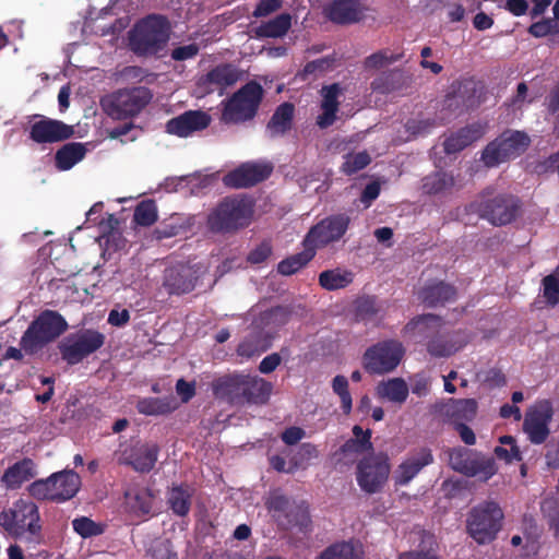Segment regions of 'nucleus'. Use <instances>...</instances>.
I'll return each instance as SVG.
<instances>
[{"label":"nucleus","instance_id":"12","mask_svg":"<svg viewBox=\"0 0 559 559\" xmlns=\"http://www.w3.org/2000/svg\"><path fill=\"white\" fill-rule=\"evenodd\" d=\"M530 145V138L521 131H508L489 143L483 152V160L493 167L523 153Z\"/></svg>","mask_w":559,"mask_h":559},{"label":"nucleus","instance_id":"1","mask_svg":"<svg viewBox=\"0 0 559 559\" xmlns=\"http://www.w3.org/2000/svg\"><path fill=\"white\" fill-rule=\"evenodd\" d=\"M37 506L28 500L19 499L0 512V526L12 537L38 544L41 539Z\"/></svg>","mask_w":559,"mask_h":559},{"label":"nucleus","instance_id":"45","mask_svg":"<svg viewBox=\"0 0 559 559\" xmlns=\"http://www.w3.org/2000/svg\"><path fill=\"white\" fill-rule=\"evenodd\" d=\"M127 503L136 514H148L153 506V495L146 488L126 491Z\"/></svg>","mask_w":559,"mask_h":559},{"label":"nucleus","instance_id":"50","mask_svg":"<svg viewBox=\"0 0 559 559\" xmlns=\"http://www.w3.org/2000/svg\"><path fill=\"white\" fill-rule=\"evenodd\" d=\"M73 530L83 538L100 535L103 526L90 518L81 516L72 521Z\"/></svg>","mask_w":559,"mask_h":559},{"label":"nucleus","instance_id":"22","mask_svg":"<svg viewBox=\"0 0 559 559\" xmlns=\"http://www.w3.org/2000/svg\"><path fill=\"white\" fill-rule=\"evenodd\" d=\"M211 116L201 110H188L166 123V131L170 134L186 138L194 132L206 129L211 123Z\"/></svg>","mask_w":559,"mask_h":559},{"label":"nucleus","instance_id":"47","mask_svg":"<svg viewBox=\"0 0 559 559\" xmlns=\"http://www.w3.org/2000/svg\"><path fill=\"white\" fill-rule=\"evenodd\" d=\"M320 559H360L358 551L350 543H337L326 548Z\"/></svg>","mask_w":559,"mask_h":559},{"label":"nucleus","instance_id":"16","mask_svg":"<svg viewBox=\"0 0 559 559\" xmlns=\"http://www.w3.org/2000/svg\"><path fill=\"white\" fill-rule=\"evenodd\" d=\"M29 121L28 136L37 144H52L70 139L74 127L61 120L34 115Z\"/></svg>","mask_w":559,"mask_h":559},{"label":"nucleus","instance_id":"44","mask_svg":"<svg viewBox=\"0 0 559 559\" xmlns=\"http://www.w3.org/2000/svg\"><path fill=\"white\" fill-rule=\"evenodd\" d=\"M454 183L452 175L437 171L424 178L423 190L428 194H440L451 190Z\"/></svg>","mask_w":559,"mask_h":559},{"label":"nucleus","instance_id":"7","mask_svg":"<svg viewBox=\"0 0 559 559\" xmlns=\"http://www.w3.org/2000/svg\"><path fill=\"white\" fill-rule=\"evenodd\" d=\"M263 97V90L257 82H249L230 98L223 102L222 121L241 123L254 118Z\"/></svg>","mask_w":559,"mask_h":559},{"label":"nucleus","instance_id":"30","mask_svg":"<svg viewBox=\"0 0 559 559\" xmlns=\"http://www.w3.org/2000/svg\"><path fill=\"white\" fill-rule=\"evenodd\" d=\"M328 17L337 24H350L359 21L361 10L356 0H335L325 9Z\"/></svg>","mask_w":559,"mask_h":559},{"label":"nucleus","instance_id":"9","mask_svg":"<svg viewBox=\"0 0 559 559\" xmlns=\"http://www.w3.org/2000/svg\"><path fill=\"white\" fill-rule=\"evenodd\" d=\"M152 99L146 87L124 88L103 100L105 111L115 119H124L138 115Z\"/></svg>","mask_w":559,"mask_h":559},{"label":"nucleus","instance_id":"6","mask_svg":"<svg viewBox=\"0 0 559 559\" xmlns=\"http://www.w3.org/2000/svg\"><path fill=\"white\" fill-rule=\"evenodd\" d=\"M80 486V476L71 469H64L53 473L46 479L35 480L29 485L28 491L39 500L62 502L73 498Z\"/></svg>","mask_w":559,"mask_h":559},{"label":"nucleus","instance_id":"18","mask_svg":"<svg viewBox=\"0 0 559 559\" xmlns=\"http://www.w3.org/2000/svg\"><path fill=\"white\" fill-rule=\"evenodd\" d=\"M241 78V71L231 63H222L214 67L206 74L200 76L197 82L202 94L223 92L236 84Z\"/></svg>","mask_w":559,"mask_h":559},{"label":"nucleus","instance_id":"54","mask_svg":"<svg viewBox=\"0 0 559 559\" xmlns=\"http://www.w3.org/2000/svg\"><path fill=\"white\" fill-rule=\"evenodd\" d=\"M370 156L366 152H359L346 156L342 169L345 174L352 175L365 168L370 163Z\"/></svg>","mask_w":559,"mask_h":559},{"label":"nucleus","instance_id":"15","mask_svg":"<svg viewBox=\"0 0 559 559\" xmlns=\"http://www.w3.org/2000/svg\"><path fill=\"white\" fill-rule=\"evenodd\" d=\"M478 214L496 226H502L515 219L520 202L513 195H497L490 200L474 204Z\"/></svg>","mask_w":559,"mask_h":559},{"label":"nucleus","instance_id":"40","mask_svg":"<svg viewBox=\"0 0 559 559\" xmlns=\"http://www.w3.org/2000/svg\"><path fill=\"white\" fill-rule=\"evenodd\" d=\"M442 326V320L431 313L419 316L408 322L404 331L413 336L427 337L436 332H439Z\"/></svg>","mask_w":559,"mask_h":559},{"label":"nucleus","instance_id":"20","mask_svg":"<svg viewBox=\"0 0 559 559\" xmlns=\"http://www.w3.org/2000/svg\"><path fill=\"white\" fill-rule=\"evenodd\" d=\"M272 173L269 164L245 163L224 176L223 182L230 188H248L266 179Z\"/></svg>","mask_w":559,"mask_h":559},{"label":"nucleus","instance_id":"48","mask_svg":"<svg viewBox=\"0 0 559 559\" xmlns=\"http://www.w3.org/2000/svg\"><path fill=\"white\" fill-rule=\"evenodd\" d=\"M134 222L141 226H151L157 219V210L153 201L141 202L134 211Z\"/></svg>","mask_w":559,"mask_h":559},{"label":"nucleus","instance_id":"58","mask_svg":"<svg viewBox=\"0 0 559 559\" xmlns=\"http://www.w3.org/2000/svg\"><path fill=\"white\" fill-rule=\"evenodd\" d=\"M198 53L199 46L197 44H189L173 49L171 58L176 61H185L194 58Z\"/></svg>","mask_w":559,"mask_h":559},{"label":"nucleus","instance_id":"11","mask_svg":"<svg viewBox=\"0 0 559 559\" xmlns=\"http://www.w3.org/2000/svg\"><path fill=\"white\" fill-rule=\"evenodd\" d=\"M104 343V334L86 329L68 335L59 343L58 347L63 360L69 365H76L98 350Z\"/></svg>","mask_w":559,"mask_h":559},{"label":"nucleus","instance_id":"46","mask_svg":"<svg viewBox=\"0 0 559 559\" xmlns=\"http://www.w3.org/2000/svg\"><path fill=\"white\" fill-rule=\"evenodd\" d=\"M270 347V340L252 334L245 338L237 347V354L245 358H251L265 352Z\"/></svg>","mask_w":559,"mask_h":559},{"label":"nucleus","instance_id":"43","mask_svg":"<svg viewBox=\"0 0 559 559\" xmlns=\"http://www.w3.org/2000/svg\"><path fill=\"white\" fill-rule=\"evenodd\" d=\"M353 280V272L341 269L326 270L319 275V284L326 290L345 288Z\"/></svg>","mask_w":559,"mask_h":559},{"label":"nucleus","instance_id":"10","mask_svg":"<svg viewBox=\"0 0 559 559\" xmlns=\"http://www.w3.org/2000/svg\"><path fill=\"white\" fill-rule=\"evenodd\" d=\"M450 466L468 477H478L487 481L497 473V465L493 457L473 452L465 448H455L449 452Z\"/></svg>","mask_w":559,"mask_h":559},{"label":"nucleus","instance_id":"29","mask_svg":"<svg viewBox=\"0 0 559 559\" xmlns=\"http://www.w3.org/2000/svg\"><path fill=\"white\" fill-rule=\"evenodd\" d=\"M289 318L290 312L287 308L276 307L260 313L254 320L253 325L259 333H264L265 337L270 340L271 334L285 325L289 321Z\"/></svg>","mask_w":559,"mask_h":559},{"label":"nucleus","instance_id":"25","mask_svg":"<svg viewBox=\"0 0 559 559\" xmlns=\"http://www.w3.org/2000/svg\"><path fill=\"white\" fill-rule=\"evenodd\" d=\"M243 373L224 374L212 382L214 396L231 404H243Z\"/></svg>","mask_w":559,"mask_h":559},{"label":"nucleus","instance_id":"39","mask_svg":"<svg viewBox=\"0 0 559 559\" xmlns=\"http://www.w3.org/2000/svg\"><path fill=\"white\" fill-rule=\"evenodd\" d=\"M294 503L295 501H290L286 496L278 491L272 492L265 502L272 518L285 530L289 526L287 514L290 512V508Z\"/></svg>","mask_w":559,"mask_h":559},{"label":"nucleus","instance_id":"4","mask_svg":"<svg viewBox=\"0 0 559 559\" xmlns=\"http://www.w3.org/2000/svg\"><path fill=\"white\" fill-rule=\"evenodd\" d=\"M67 329L68 323L61 314L45 310L29 324L20 345L26 354H35L59 337Z\"/></svg>","mask_w":559,"mask_h":559},{"label":"nucleus","instance_id":"51","mask_svg":"<svg viewBox=\"0 0 559 559\" xmlns=\"http://www.w3.org/2000/svg\"><path fill=\"white\" fill-rule=\"evenodd\" d=\"M287 515V520L289 521L288 528L298 526L300 530H306L309 526V511L308 507L304 502H295L294 506L290 508V512Z\"/></svg>","mask_w":559,"mask_h":559},{"label":"nucleus","instance_id":"2","mask_svg":"<svg viewBox=\"0 0 559 559\" xmlns=\"http://www.w3.org/2000/svg\"><path fill=\"white\" fill-rule=\"evenodd\" d=\"M253 204L245 195L224 198L207 215V228L213 233H233L248 226Z\"/></svg>","mask_w":559,"mask_h":559},{"label":"nucleus","instance_id":"42","mask_svg":"<svg viewBox=\"0 0 559 559\" xmlns=\"http://www.w3.org/2000/svg\"><path fill=\"white\" fill-rule=\"evenodd\" d=\"M304 247L305 249L301 252L293 254L278 263L277 271L280 274L286 276L292 275L298 272L313 259L316 250L312 248V246Z\"/></svg>","mask_w":559,"mask_h":559},{"label":"nucleus","instance_id":"56","mask_svg":"<svg viewBox=\"0 0 559 559\" xmlns=\"http://www.w3.org/2000/svg\"><path fill=\"white\" fill-rule=\"evenodd\" d=\"M557 27V23L551 19L543 20L536 23H533L528 32L534 37H544L547 35L552 36L554 28Z\"/></svg>","mask_w":559,"mask_h":559},{"label":"nucleus","instance_id":"24","mask_svg":"<svg viewBox=\"0 0 559 559\" xmlns=\"http://www.w3.org/2000/svg\"><path fill=\"white\" fill-rule=\"evenodd\" d=\"M345 90L340 83L324 85L320 90L322 112L317 117V124L321 129L329 128L336 120V114L340 109V98L344 96Z\"/></svg>","mask_w":559,"mask_h":559},{"label":"nucleus","instance_id":"14","mask_svg":"<svg viewBox=\"0 0 559 559\" xmlns=\"http://www.w3.org/2000/svg\"><path fill=\"white\" fill-rule=\"evenodd\" d=\"M390 474L389 457L384 453L362 459L357 465V483L368 493L379 491Z\"/></svg>","mask_w":559,"mask_h":559},{"label":"nucleus","instance_id":"23","mask_svg":"<svg viewBox=\"0 0 559 559\" xmlns=\"http://www.w3.org/2000/svg\"><path fill=\"white\" fill-rule=\"evenodd\" d=\"M435 414L453 423L472 420L477 412V402L474 399L440 401L432 405Z\"/></svg>","mask_w":559,"mask_h":559},{"label":"nucleus","instance_id":"19","mask_svg":"<svg viewBox=\"0 0 559 559\" xmlns=\"http://www.w3.org/2000/svg\"><path fill=\"white\" fill-rule=\"evenodd\" d=\"M433 463L430 449L419 448L409 452L399 464L393 474V479L399 486L408 485L426 466Z\"/></svg>","mask_w":559,"mask_h":559},{"label":"nucleus","instance_id":"21","mask_svg":"<svg viewBox=\"0 0 559 559\" xmlns=\"http://www.w3.org/2000/svg\"><path fill=\"white\" fill-rule=\"evenodd\" d=\"M158 451L156 444L136 442L126 448L118 461L120 464L131 465L136 472L146 473L154 467Z\"/></svg>","mask_w":559,"mask_h":559},{"label":"nucleus","instance_id":"49","mask_svg":"<svg viewBox=\"0 0 559 559\" xmlns=\"http://www.w3.org/2000/svg\"><path fill=\"white\" fill-rule=\"evenodd\" d=\"M402 57V53H392L388 50H380L366 58L365 68L381 69L399 61Z\"/></svg>","mask_w":559,"mask_h":559},{"label":"nucleus","instance_id":"55","mask_svg":"<svg viewBox=\"0 0 559 559\" xmlns=\"http://www.w3.org/2000/svg\"><path fill=\"white\" fill-rule=\"evenodd\" d=\"M542 511L550 527L559 536V499H547L542 503Z\"/></svg>","mask_w":559,"mask_h":559},{"label":"nucleus","instance_id":"27","mask_svg":"<svg viewBox=\"0 0 559 559\" xmlns=\"http://www.w3.org/2000/svg\"><path fill=\"white\" fill-rule=\"evenodd\" d=\"M36 474V464L26 457L8 467L1 477V483L7 489H17Z\"/></svg>","mask_w":559,"mask_h":559},{"label":"nucleus","instance_id":"37","mask_svg":"<svg viewBox=\"0 0 559 559\" xmlns=\"http://www.w3.org/2000/svg\"><path fill=\"white\" fill-rule=\"evenodd\" d=\"M456 290L453 286L439 282L423 288L420 293L421 300L428 307H436L443 305L447 301L454 300Z\"/></svg>","mask_w":559,"mask_h":559},{"label":"nucleus","instance_id":"57","mask_svg":"<svg viewBox=\"0 0 559 559\" xmlns=\"http://www.w3.org/2000/svg\"><path fill=\"white\" fill-rule=\"evenodd\" d=\"M282 7V0H260L257 4L253 16L262 17L277 11Z\"/></svg>","mask_w":559,"mask_h":559},{"label":"nucleus","instance_id":"53","mask_svg":"<svg viewBox=\"0 0 559 559\" xmlns=\"http://www.w3.org/2000/svg\"><path fill=\"white\" fill-rule=\"evenodd\" d=\"M371 449L370 442V432L367 433L361 439H349L347 440L341 448L342 453L345 456H353L355 454H360Z\"/></svg>","mask_w":559,"mask_h":559},{"label":"nucleus","instance_id":"63","mask_svg":"<svg viewBox=\"0 0 559 559\" xmlns=\"http://www.w3.org/2000/svg\"><path fill=\"white\" fill-rule=\"evenodd\" d=\"M281 361V356L277 353H273L261 360L259 370L264 374L271 373L280 366Z\"/></svg>","mask_w":559,"mask_h":559},{"label":"nucleus","instance_id":"13","mask_svg":"<svg viewBox=\"0 0 559 559\" xmlns=\"http://www.w3.org/2000/svg\"><path fill=\"white\" fill-rule=\"evenodd\" d=\"M350 224V217L345 213L330 215L312 226L304 239V246L325 247L342 239Z\"/></svg>","mask_w":559,"mask_h":559},{"label":"nucleus","instance_id":"8","mask_svg":"<svg viewBox=\"0 0 559 559\" xmlns=\"http://www.w3.org/2000/svg\"><path fill=\"white\" fill-rule=\"evenodd\" d=\"M404 355L405 347L400 341L385 340L367 348L361 364L370 374H385L397 368Z\"/></svg>","mask_w":559,"mask_h":559},{"label":"nucleus","instance_id":"41","mask_svg":"<svg viewBox=\"0 0 559 559\" xmlns=\"http://www.w3.org/2000/svg\"><path fill=\"white\" fill-rule=\"evenodd\" d=\"M292 26V16L288 13H282L270 20L267 22L262 23L255 28V34L258 37H267V38H277L283 37L287 34L288 29Z\"/></svg>","mask_w":559,"mask_h":559},{"label":"nucleus","instance_id":"60","mask_svg":"<svg viewBox=\"0 0 559 559\" xmlns=\"http://www.w3.org/2000/svg\"><path fill=\"white\" fill-rule=\"evenodd\" d=\"M182 229H183L182 225L177 224L175 222V218H173L171 222H169V223L165 224L164 226L157 228L155 230V234H156L158 239L170 238V237L178 236L181 233Z\"/></svg>","mask_w":559,"mask_h":559},{"label":"nucleus","instance_id":"35","mask_svg":"<svg viewBox=\"0 0 559 559\" xmlns=\"http://www.w3.org/2000/svg\"><path fill=\"white\" fill-rule=\"evenodd\" d=\"M294 105L290 103L281 104L266 126V133L270 138H277L286 133L293 123Z\"/></svg>","mask_w":559,"mask_h":559},{"label":"nucleus","instance_id":"31","mask_svg":"<svg viewBox=\"0 0 559 559\" xmlns=\"http://www.w3.org/2000/svg\"><path fill=\"white\" fill-rule=\"evenodd\" d=\"M193 490L188 485H173L166 493V503L177 516H186L191 509Z\"/></svg>","mask_w":559,"mask_h":559},{"label":"nucleus","instance_id":"32","mask_svg":"<svg viewBox=\"0 0 559 559\" xmlns=\"http://www.w3.org/2000/svg\"><path fill=\"white\" fill-rule=\"evenodd\" d=\"M409 389L402 378L382 380L376 386V394L379 399L402 405L408 396Z\"/></svg>","mask_w":559,"mask_h":559},{"label":"nucleus","instance_id":"33","mask_svg":"<svg viewBox=\"0 0 559 559\" xmlns=\"http://www.w3.org/2000/svg\"><path fill=\"white\" fill-rule=\"evenodd\" d=\"M480 124L465 127L445 139L443 145L448 154L456 153L483 136Z\"/></svg>","mask_w":559,"mask_h":559},{"label":"nucleus","instance_id":"28","mask_svg":"<svg viewBox=\"0 0 559 559\" xmlns=\"http://www.w3.org/2000/svg\"><path fill=\"white\" fill-rule=\"evenodd\" d=\"M467 342L468 337L465 333L454 332L429 341L427 350L433 357H449L463 348Z\"/></svg>","mask_w":559,"mask_h":559},{"label":"nucleus","instance_id":"5","mask_svg":"<svg viewBox=\"0 0 559 559\" xmlns=\"http://www.w3.org/2000/svg\"><path fill=\"white\" fill-rule=\"evenodd\" d=\"M503 512L495 501H484L471 509L466 527L469 536L478 544L493 540L502 527Z\"/></svg>","mask_w":559,"mask_h":559},{"label":"nucleus","instance_id":"34","mask_svg":"<svg viewBox=\"0 0 559 559\" xmlns=\"http://www.w3.org/2000/svg\"><path fill=\"white\" fill-rule=\"evenodd\" d=\"M87 153L86 144L71 142L61 146L55 155L56 167L59 170H69L81 162Z\"/></svg>","mask_w":559,"mask_h":559},{"label":"nucleus","instance_id":"62","mask_svg":"<svg viewBox=\"0 0 559 559\" xmlns=\"http://www.w3.org/2000/svg\"><path fill=\"white\" fill-rule=\"evenodd\" d=\"M176 391L183 403H188L195 394V385L193 382H187L179 379L176 383Z\"/></svg>","mask_w":559,"mask_h":559},{"label":"nucleus","instance_id":"61","mask_svg":"<svg viewBox=\"0 0 559 559\" xmlns=\"http://www.w3.org/2000/svg\"><path fill=\"white\" fill-rule=\"evenodd\" d=\"M495 454L500 460H504L506 462H512V461H521V451L516 444H512L510 447V450L502 448V447H496L495 448Z\"/></svg>","mask_w":559,"mask_h":559},{"label":"nucleus","instance_id":"64","mask_svg":"<svg viewBox=\"0 0 559 559\" xmlns=\"http://www.w3.org/2000/svg\"><path fill=\"white\" fill-rule=\"evenodd\" d=\"M153 556L155 559H178L177 554L170 548L167 542L159 543L154 548Z\"/></svg>","mask_w":559,"mask_h":559},{"label":"nucleus","instance_id":"17","mask_svg":"<svg viewBox=\"0 0 559 559\" xmlns=\"http://www.w3.org/2000/svg\"><path fill=\"white\" fill-rule=\"evenodd\" d=\"M552 418V408L549 402L542 401L530 407L525 414L523 429L531 442L543 443L549 436V423Z\"/></svg>","mask_w":559,"mask_h":559},{"label":"nucleus","instance_id":"26","mask_svg":"<svg viewBox=\"0 0 559 559\" xmlns=\"http://www.w3.org/2000/svg\"><path fill=\"white\" fill-rule=\"evenodd\" d=\"M193 272L190 266L176 265L165 270L164 286L169 294H186L194 288Z\"/></svg>","mask_w":559,"mask_h":559},{"label":"nucleus","instance_id":"59","mask_svg":"<svg viewBox=\"0 0 559 559\" xmlns=\"http://www.w3.org/2000/svg\"><path fill=\"white\" fill-rule=\"evenodd\" d=\"M305 436L306 431L302 428L293 426L283 431L282 440L287 445H294L305 438Z\"/></svg>","mask_w":559,"mask_h":559},{"label":"nucleus","instance_id":"36","mask_svg":"<svg viewBox=\"0 0 559 559\" xmlns=\"http://www.w3.org/2000/svg\"><path fill=\"white\" fill-rule=\"evenodd\" d=\"M243 403H264L269 399L272 384L257 376L243 373Z\"/></svg>","mask_w":559,"mask_h":559},{"label":"nucleus","instance_id":"52","mask_svg":"<svg viewBox=\"0 0 559 559\" xmlns=\"http://www.w3.org/2000/svg\"><path fill=\"white\" fill-rule=\"evenodd\" d=\"M544 297L547 302L555 306L559 302V267L543 280Z\"/></svg>","mask_w":559,"mask_h":559},{"label":"nucleus","instance_id":"38","mask_svg":"<svg viewBox=\"0 0 559 559\" xmlns=\"http://www.w3.org/2000/svg\"><path fill=\"white\" fill-rule=\"evenodd\" d=\"M178 402L174 396L146 397L138 402L140 414L147 416L166 415L178 408Z\"/></svg>","mask_w":559,"mask_h":559},{"label":"nucleus","instance_id":"3","mask_svg":"<svg viewBox=\"0 0 559 559\" xmlns=\"http://www.w3.org/2000/svg\"><path fill=\"white\" fill-rule=\"evenodd\" d=\"M169 36L168 21L160 15H148L132 29L130 46L138 55H154L166 46Z\"/></svg>","mask_w":559,"mask_h":559}]
</instances>
